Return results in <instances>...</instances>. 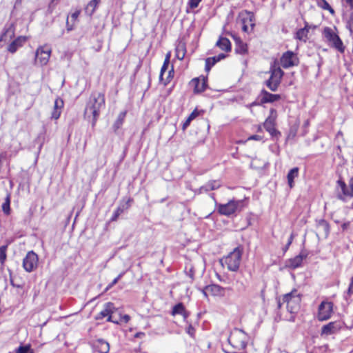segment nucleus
<instances>
[{"mask_svg":"<svg viewBox=\"0 0 353 353\" xmlns=\"http://www.w3.org/2000/svg\"><path fill=\"white\" fill-rule=\"evenodd\" d=\"M105 94L100 92H92L86 103L84 116L86 118L92 117V126L94 127L100 115L101 110L105 108Z\"/></svg>","mask_w":353,"mask_h":353,"instance_id":"nucleus-1","label":"nucleus"},{"mask_svg":"<svg viewBox=\"0 0 353 353\" xmlns=\"http://www.w3.org/2000/svg\"><path fill=\"white\" fill-rule=\"evenodd\" d=\"M243 252V247L238 246L226 256L221 259L220 262L223 265H225L230 271L236 272L241 264Z\"/></svg>","mask_w":353,"mask_h":353,"instance_id":"nucleus-2","label":"nucleus"},{"mask_svg":"<svg viewBox=\"0 0 353 353\" xmlns=\"http://www.w3.org/2000/svg\"><path fill=\"white\" fill-rule=\"evenodd\" d=\"M323 34L329 43L330 47L336 49L341 53L345 52V47L339 36L330 27H325Z\"/></svg>","mask_w":353,"mask_h":353,"instance_id":"nucleus-3","label":"nucleus"},{"mask_svg":"<svg viewBox=\"0 0 353 353\" xmlns=\"http://www.w3.org/2000/svg\"><path fill=\"white\" fill-rule=\"evenodd\" d=\"M247 334L243 330L236 328L230 334L228 340L234 349L241 350L247 346Z\"/></svg>","mask_w":353,"mask_h":353,"instance_id":"nucleus-4","label":"nucleus"},{"mask_svg":"<svg viewBox=\"0 0 353 353\" xmlns=\"http://www.w3.org/2000/svg\"><path fill=\"white\" fill-rule=\"evenodd\" d=\"M301 298L296 290L285 294L283 297V303L287 305V310L290 313H296L300 307Z\"/></svg>","mask_w":353,"mask_h":353,"instance_id":"nucleus-5","label":"nucleus"},{"mask_svg":"<svg viewBox=\"0 0 353 353\" xmlns=\"http://www.w3.org/2000/svg\"><path fill=\"white\" fill-rule=\"evenodd\" d=\"M270 73L271 75L265 81V85L271 91L275 92L281 83L284 72L279 67H274L270 69Z\"/></svg>","mask_w":353,"mask_h":353,"instance_id":"nucleus-6","label":"nucleus"},{"mask_svg":"<svg viewBox=\"0 0 353 353\" xmlns=\"http://www.w3.org/2000/svg\"><path fill=\"white\" fill-rule=\"evenodd\" d=\"M241 203V201L232 199L225 204L217 205V211L221 215L230 216L239 210Z\"/></svg>","mask_w":353,"mask_h":353,"instance_id":"nucleus-7","label":"nucleus"},{"mask_svg":"<svg viewBox=\"0 0 353 353\" xmlns=\"http://www.w3.org/2000/svg\"><path fill=\"white\" fill-rule=\"evenodd\" d=\"M332 302L330 301H322L319 305L317 319L320 321H324L328 320L333 313Z\"/></svg>","mask_w":353,"mask_h":353,"instance_id":"nucleus-8","label":"nucleus"},{"mask_svg":"<svg viewBox=\"0 0 353 353\" xmlns=\"http://www.w3.org/2000/svg\"><path fill=\"white\" fill-rule=\"evenodd\" d=\"M38 255L33 251H29L23 260V267L28 272H32L38 266Z\"/></svg>","mask_w":353,"mask_h":353,"instance_id":"nucleus-9","label":"nucleus"},{"mask_svg":"<svg viewBox=\"0 0 353 353\" xmlns=\"http://www.w3.org/2000/svg\"><path fill=\"white\" fill-rule=\"evenodd\" d=\"M114 310L115 307L114 303L108 302L104 305V308L95 316V319L101 320L108 316L107 321L112 322L115 324H119V321L118 320H114V316L112 315Z\"/></svg>","mask_w":353,"mask_h":353,"instance_id":"nucleus-10","label":"nucleus"},{"mask_svg":"<svg viewBox=\"0 0 353 353\" xmlns=\"http://www.w3.org/2000/svg\"><path fill=\"white\" fill-rule=\"evenodd\" d=\"M51 52V48L47 46L39 47L35 52V61H38L41 65H46L48 63Z\"/></svg>","mask_w":353,"mask_h":353,"instance_id":"nucleus-11","label":"nucleus"},{"mask_svg":"<svg viewBox=\"0 0 353 353\" xmlns=\"http://www.w3.org/2000/svg\"><path fill=\"white\" fill-rule=\"evenodd\" d=\"M277 117V112L275 109H270V115L263 123L264 128L272 135L274 136L279 132L275 128V121Z\"/></svg>","mask_w":353,"mask_h":353,"instance_id":"nucleus-12","label":"nucleus"},{"mask_svg":"<svg viewBox=\"0 0 353 353\" xmlns=\"http://www.w3.org/2000/svg\"><path fill=\"white\" fill-rule=\"evenodd\" d=\"M281 65L284 68H288L299 63V59L292 51H287L281 57Z\"/></svg>","mask_w":353,"mask_h":353,"instance_id":"nucleus-13","label":"nucleus"},{"mask_svg":"<svg viewBox=\"0 0 353 353\" xmlns=\"http://www.w3.org/2000/svg\"><path fill=\"white\" fill-rule=\"evenodd\" d=\"M341 328H342V325L340 322H338V321L330 322L329 323L323 325L321 327V336L331 335V334H333L337 332Z\"/></svg>","mask_w":353,"mask_h":353,"instance_id":"nucleus-14","label":"nucleus"},{"mask_svg":"<svg viewBox=\"0 0 353 353\" xmlns=\"http://www.w3.org/2000/svg\"><path fill=\"white\" fill-rule=\"evenodd\" d=\"M261 103H273L281 99L280 94L270 93L264 89L261 90Z\"/></svg>","mask_w":353,"mask_h":353,"instance_id":"nucleus-15","label":"nucleus"},{"mask_svg":"<svg viewBox=\"0 0 353 353\" xmlns=\"http://www.w3.org/2000/svg\"><path fill=\"white\" fill-rule=\"evenodd\" d=\"M225 57L226 55L225 54L221 53L217 56L207 58L205 59V71L209 72L213 65H214L217 62L225 59Z\"/></svg>","mask_w":353,"mask_h":353,"instance_id":"nucleus-16","label":"nucleus"},{"mask_svg":"<svg viewBox=\"0 0 353 353\" xmlns=\"http://www.w3.org/2000/svg\"><path fill=\"white\" fill-rule=\"evenodd\" d=\"M131 199H129L125 203H121L118 207L116 209V210L114 211V212L112 214V216L111 217L110 219V221H116L119 216L126 210H128L130 206V203L131 202Z\"/></svg>","mask_w":353,"mask_h":353,"instance_id":"nucleus-17","label":"nucleus"},{"mask_svg":"<svg viewBox=\"0 0 353 353\" xmlns=\"http://www.w3.org/2000/svg\"><path fill=\"white\" fill-rule=\"evenodd\" d=\"M26 40L27 39L26 37H18L8 46V50L11 53H14L19 48L23 45Z\"/></svg>","mask_w":353,"mask_h":353,"instance_id":"nucleus-18","label":"nucleus"},{"mask_svg":"<svg viewBox=\"0 0 353 353\" xmlns=\"http://www.w3.org/2000/svg\"><path fill=\"white\" fill-rule=\"evenodd\" d=\"M306 256L307 254L301 252L299 255L288 261V266L292 269L299 267L301 265L303 260L305 259Z\"/></svg>","mask_w":353,"mask_h":353,"instance_id":"nucleus-19","label":"nucleus"},{"mask_svg":"<svg viewBox=\"0 0 353 353\" xmlns=\"http://www.w3.org/2000/svg\"><path fill=\"white\" fill-rule=\"evenodd\" d=\"M310 28V26L308 23L305 21L304 28L298 30L296 32L295 39L305 42L307 39V34Z\"/></svg>","mask_w":353,"mask_h":353,"instance_id":"nucleus-20","label":"nucleus"},{"mask_svg":"<svg viewBox=\"0 0 353 353\" xmlns=\"http://www.w3.org/2000/svg\"><path fill=\"white\" fill-rule=\"evenodd\" d=\"M181 314L185 319L189 316V313L185 310V308L182 303H177L173 307L172 315Z\"/></svg>","mask_w":353,"mask_h":353,"instance_id":"nucleus-21","label":"nucleus"},{"mask_svg":"<svg viewBox=\"0 0 353 353\" xmlns=\"http://www.w3.org/2000/svg\"><path fill=\"white\" fill-rule=\"evenodd\" d=\"M205 290L210 292L214 296L224 294V288L217 284H212L205 287Z\"/></svg>","mask_w":353,"mask_h":353,"instance_id":"nucleus-22","label":"nucleus"},{"mask_svg":"<svg viewBox=\"0 0 353 353\" xmlns=\"http://www.w3.org/2000/svg\"><path fill=\"white\" fill-rule=\"evenodd\" d=\"M216 45L220 49L225 52H230L231 50V43L230 40L225 37H220Z\"/></svg>","mask_w":353,"mask_h":353,"instance_id":"nucleus-23","label":"nucleus"},{"mask_svg":"<svg viewBox=\"0 0 353 353\" xmlns=\"http://www.w3.org/2000/svg\"><path fill=\"white\" fill-rule=\"evenodd\" d=\"M192 81L194 85V92L199 93L205 90L207 83L204 79L200 81L199 79L195 78Z\"/></svg>","mask_w":353,"mask_h":353,"instance_id":"nucleus-24","label":"nucleus"},{"mask_svg":"<svg viewBox=\"0 0 353 353\" xmlns=\"http://www.w3.org/2000/svg\"><path fill=\"white\" fill-rule=\"evenodd\" d=\"M96 349L99 353H108L110 350V345L105 340L99 339L97 341Z\"/></svg>","mask_w":353,"mask_h":353,"instance_id":"nucleus-25","label":"nucleus"},{"mask_svg":"<svg viewBox=\"0 0 353 353\" xmlns=\"http://www.w3.org/2000/svg\"><path fill=\"white\" fill-rule=\"evenodd\" d=\"M247 14H248V17L246 18H244L242 19V22H243L242 29L244 32L248 31V26L247 23H248L250 25L252 28H253L254 26V17L253 13L249 12H247Z\"/></svg>","mask_w":353,"mask_h":353,"instance_id":"nucleus-26","label":"nucleus"},{"mask_svg":"<svg viewBox=\"0 0 353 353\" xmlns=\"http://www.w3.org/2000/svg\"><path fill=\"white\" fill-rule=\"evenodd\" d=\"M176 57L179 60H183L186 53V48L184 43L179 42L176 46Z\"/></svg>","mask_w":353,"mask_h":353,"instance_id":"nucleus-27","label":"nucleus"},{"mask_svg":"<svg viewBox=\"0 0 353 353\" xmlns=\"http://www.w3.org/2000/svg\"><path fill=\"white\" fill-rule=\"evenodd\" d=\"M299 168L296 167L291 169L288 174V183L291 188L294 186V179L299 175Z\"/></svg>","mask_w":353,"mask_h":353,"instance_id":"nucleus-28","label":"nucleus"},{"mask_svg":"<svg viewBox=\"0 0 353 353\" xmlns=\"http://www.w3.org/2000/svg\"><path fill=\"white\" fill-rule=\"evenodd\" d=\"M317 228L322 230L325 236H327L330 232V226L328 223L324 219H320L317 223Z\"/></svg>","mask_w":353,"mask_h":353,"instance_id":"nucleus-29","label":"nucleus"},{"mask_svg":"<svg viewBox=\"0 0 353 353\" xmlns=\"http://www.w3.org/2000/svg\"><path fill=\"white\" fill-rule=\"evenodd\" d=\"M236 48L235 51L239 54H244L247 52V46L239 38L235 39Z\"/></svg>","mask_w":353,"mask_h":353,"instance_id":"nucleus-30","label":"nucleus"},{"mask_svg":"<svg viewBox=\"0 0 353 353\" xmlns=\"http://www.w3.org/2000/svg\"><path fill=\"white\" fill-rule=\"evenodd\" d=\"M199 114L197 109H195L192 113L188 116L185 121L183 123L182 129L185 130L190 124L191 121L194 120L196 117Z\"/></svg>","mask_w":353,"mask_h":353,"instance_id":"nucleus-31","label":"nucleus"},{"mask_svg":"<svg viewBox=\"0 0 353 353\" xmlns=\"http://www.w3.org/2000/svg\"><path fill=\"white\" fill-rule=\"evenodd\" d=\"M125 114H126L125 112H121L119 114L116 121L114 122V123L113 125V128H114V131H117L122 125V124L123 123V120L125 117Z\"/></svg>","mask_w":353,"mask_h":353,"instance_id":"nucleus-32","label":"nucleus"},{"mask_svg":"<svg viewBox=\"0 0 353 353\" xmlns=\"http://www.w3.org/2000/svg\"><path fill=\"white\" fill-rule=\"evenodd\" d=\"M99 1L100 0H91L87 5L85 8V11L88 13H89V14H92L94 12L95 9L97 5L99 4Z\"/></svg>","mask_w":353,"mask_h":353,"instance_id":"nucleus-33","label":"nucleus"},{"mask_svg":"<svg viewBox=\"0 0 353 353\" xmlns=\"http://www.w3.org/2000/svg\"><path fill=\"white\" fill-rule=\"evenodd\" d=\"M317 4L322 9L328 10L330 14H334V9L330 6V4L328 3V2L326 0H318Z\"/></svg>","mask_w":353,"mask_h":353,"instance_id":"nucleus-34","label":"nucleus"},{"mask_svg":"<svg viewBox=\"0 0 353 353\" xmlns=\"http://www.w3.org/2000/svg\"><path fill=\"white\" fill-rule=\"evenodd\" d=\"M2 210L7 215L10 214V194H8L5 199V201L2 205Z\"/></svg>","mask_w":353,"mask_h":353,"instance_id":"nucleus-35","label":"nucleus"},{"mask_svg":"<svg viewBox=\"0 0 353 353\" xmlns=\"http://www.w3.org/2000/svg\"><path fill=\"white\" fill-rule=\"evenodd\" d=\"M170 53H168L165 57L163 64L161 69V72H160V76H159L160 80H163V74L167 70V69L168 68V65L170 63Z\"/></svg>","mask_w":353,"mask_h":353,"instance_id":"nucleus-36","label":"nucleus"},{"mask_svg":"<svg viewBox=\"0 0 353 353\" xmlns=\"http://www.w3.org/2000/svg\"><path fill=\"white\" fill-rule=\"evenodd\" d=\"M338 187L341 189L342 193L345 196H350V191L347 190L345 183L342 180L337 181Z\"/></svg>","mask_w":353,"mask_h":353,"instance_id":"nucleus-37","label":"nucleus"},{"mask_svg":"<svg viewBox=\"0 0 353 353\" xmlns=\"http://www.w3.org/2000/svg\"><path fill=\"white\" fill-rule=\"evenodd\" d=\"M7 245H2L0 247V263L3 265L7 257L6 254Z\"/></svg>","mask_w":353,"mask_h":353,"instance_id":"nucleus-38","label":"nucleus"},{"mask_svg":"<svg viewBox=\"0 0 353 353\" xmlns=\"http://www.w3.org/2000/svg\"><path fill=\"white\" fill-rule=\"evenodd\" d=\"M16 353H33V351L29 345H21L17 350Z\"/></svg>","mask_w":353,"mask_h":353,"instance_id":"nucleus-39","label":"nucleus"},{"mask_svg":"<svg viewBox=\"0 0 353 353\" xmlns=\"http://www.w3.org/2000/svg\"><path fill=\"white\" fill-rule=\"evenodd\" d=\"M185 272L190 276V278L192 279H194L195 271L194 267L191 264L186 265Z\"/></svg>","mask_w":353,"mask_h":353,"instance_id":"nucleus-40","label":"nucleus"},{"mask_svg":"<svg viewBox=\"0 0 353 353\" xmlns=\"http://www.w3.org/2000/svg\"><path fill=\"white\" fill-rule=\"evenodd\" d=\"M63 101L61 98H57L54 101L53 109L61 110L63 108Z\"/></svg>","mask_w":353,"mask_h":353,"instance_id":"nucleus-41","label":"nucleus"},{"mask_svg":"<svg viewBox=\"0 0 353 353\" xmlns=\"http://www.w3.org/2000/svg\"><path fill=\"white\" fill-rule=\"evenodd\" d=\"M346 28L350 30V34L353 35V12L350 14V18L347 21Z\"/></svg>","mask_w":353,"mask_h":353,"instance_id":"nucleus-42","label":"nucleus"},{"mask_svg":"<svg viewBox=\"0 0 353 353\" xmlns=\"http://www.w3.org/2000/svg\"><path fill=\"white\" fill-rule=\"evenodd\" d=\"M125 272H123L120 273L117 277H116L106 288V291L112 288L114 285H116L119 280L124 275Z\"/></svg>","mask_w":353,"mask_h":353,"instance_id":"nucleus-43","label":"nucleus"},{"mask_svg":"<svg viewBox=\"0 0 353 353\" xmlns=\"http://www.w3.org/2000/svg\"><path fill=\"white\" fill-rule=\"evenodd\" d=\"M208 183H210V185L211 186V189L213 190L218 189L221 185L220 181H218V180L210 181H208Z\"/></svg>","mask_w":353,"mask_h":353,"instance_id":"nucleus-44","label":"nucleus"},{"mask_svg":"<svg viewBox=\"0 0 353 353\" xmlns=\"http://www.w3.org/2000/svg\"><path fill=\"white\" fill-rule=\"evenodd\" d=\"M186 332L192 338H194L195 335V329L191 324H190L186 328Z\"/></svg>","mask_w":353,"mask_h":353,"instance_id":"nucleus-45","label":"nucleus"},{"mask_svg":"<svg viewBox=\"0 0 353 353\" xmlns=\"http://www.w3.org/2000/svg\"><path fill=\"white\" fill-rule=\"evenodd\" d=\"M61 110L53 109L51 114V118L53 119H58L60 117Z\"/></svg>","mask_w":353,"mask_h":353,"instance_id":"nucleus-46","label":"nucleus"},{"mask_svg":"<svg viewBox=\"0 0 353 353\" xmlns=\"http://www.w3.org/2000/svg\"><path fill=\"white\" fill-rule=\"evenodd\" d=\"M210 190H212L211 189V186L208 182L205 183L204 185L201 186L199 189L201 193L207 192Z\"/></svg>","mask_w":353,"mask_h":353,"instance_id":"nucleus-47","label":"nucleus"},{"mask_svg":"<svg viewBox=\"0 0 353 353\" xmlns=\"http://www.w3.org/2000/svg\"><path fill=\"white\" fill-rule=\"evenodd\" d=\"M201 0H189L188 4L190 8H196L198 7Z\"/></svg>","mask_w":353,"mask_h":353,"instance_id":"nucleus-48","label":"nucleus"},{"mask_svg":"<svg viewBox=\"0 0 353 353\" xmlns=\"http://www.w3.org/2000/svg\"><path fill=\"white\" fill-rule=\"evenodd\" d=\"M57 5V4L56 3H54V1H50V3L48 5V12L49 14L52 13V12L54 11Z\"/></svg>","mask_w":353,"mask_h":353,"instance_id":"nucleus-49","label":"nucleus"},{"mask_svg":"<svg viewBox=\"0 0 353 353\" xmlns=\"http://www.w3.org/2000/svg\"><path fill=\"white\" fill-rule=\"evenodd\" d=\"M130 319V316L128 315V314H124L123 316H120L119 317V320H118L119 321V323L121 322H124L125 323H127Z\"/></svg>","mask_w":353,"mask_h":353,"instance_id":"nucleus-50","label":"nucleus"},{"mask_svg":"<svg viewBox=\"0 0 353 353\" xmlns=\"http://www.w3.org/2000/svg\"><path fill=\"white\" fill-rule=\"evenodd\" d=\"M293 239H294V234H291L287 244L285 245V248H283L284 252H286L288 250L289 247L290 246V245L292 243Z\"/></svg>","mask_w":353,"mask_h":353,"instance_id":"nucleus-51","label":"nucleus"},{"mask_svg":"<svg viewBox=\"0 0 353 353\" xmlns=\"http://www.w3.org/2000/svg\"><path fill=\"white\" fill-rule=\"evenodd\" d=\"M347 294L348 296H351L353 294V276L351 278V282L347 289Z\"/></svg>","mask_w":353,"mask_h":353,"instance_id":"nucleus-52","label":"nucleus"},{"mask_svg":"<svg viewBox=\"0 0 353 353\" xmlns=\"http://www.w3.org/2000/svg\"><path fill=\"white\" fill-rule=\"evenodd\" d=\"M173 74H174V69H173V68H172V69L168 72V76L166 81L164 82L165 85H166L168 83L170 82V79L173 77Z\"/></svg>","mask_w":353,"mask_h":353,"instance_id":"nucleus-53","label":"nucleus"},{"mask_svg":"<svg viewBox=\"0 0 353 353\" xmlns=\"http://www.w3.org/2000/svg\"><path fill=\"white\" fill-rule=\"evenodd\" d=\"M350 225V222H349V221L343 223L341 225L342 230H343V231H345V230H347V229H349Z\"/></svg>","mask_w":353,"mask_h":353,"instance_id":"nucleus-54","label":"nucleus"},{"mask_svg":"<svg viewBox=\"0 0 353 353\" xmlns=\"http://www.w3.org/2000/svg\"><path fill=\"white\" fill-rule=\"evenodd\" d=\"M349 185L350 188V196H353V176L350 180Z\"/></svg>","mask_w":353,"mask_h":353,"instance_id":"nucleus-55","label":"nucleus"},{"mask_svg":"<svg viewBox=\"0 0 353 353\" xmlns=\"http://www.w3.org/2000/svg\"><path fill=\"white\" fill-rule=\"evenodd\" d=\"M345 1L350 8L353 10V0H345Z\"/></svg>","mask_w":353,"mask_h":353,"instance_id":"nucleus-56","label":"nucleus"},{"mask_svg":"<svg viewBox=\"0 0 353 353\" xmlns=\"http://www.w3.org/2000/svg\"><path fill=\"white\" fill-rule=\"evenodd\" d=\"M250 139H252V140H261V136H259V135H252V137H250Z\"/></svg>","mask_w":353,"mask_h":353,"instance_id":"nucleus-57","label":"nucleus"},{"mask_svg":"<svg viewBox=\"0 0 353 353\" xmlns=\"http://www.w3.org/2000/svg\"><path fill=\"white\" fill-rule=\"evenodd\" d=\"M145 336V334H144L143 332H137V333L134 335V336H135L136 338H141V337H142V336Z\"/></svg>","mask_w":353,"mask_h":353,"instance_id":"nucleus-58","label":"nucleus"},{"mask_svg":"<svg viewBox=\"0 0 353 353\" xmlns=\"http://www.w3.org/2000/svg\"><path fill=\"white\" fill-rule=\"evenodd\" d=\"M261 101L259 103L254 101V102H252V103H250L249 105V106L252 107V106H254V105H261Z\"/></svg>","mask_w":353,"mask_h":353,"instance_id":"nucleus-59","label":"nucleus"},{"mask_svg":"<svg viewBox=\"0 0 353 353\" xmlns=\"http://www.w3.org/2000/svg\"><path fill=\"white\" fill-rule=\"evenodd\" d=\"M340 137H343V132L341 130H339L336 135V138H339Z\"/></svg>","mask_w":353,"mask_h":353,"instance_id":"nucleus-60","label":"nucleus"},{"mask_svg":"<svg viewBox=\"0 0 353 353\" xmlns=\"http://www.w3.org/2000/svg\"><path fill=\"white\" fill-rule=\"evenodd\" d=\"M78 15H79V13L78 12H74L72 14V18L73 19H77L78 17Z\"/></svg>","mask_w":353,"mask_h":353,"instance_id":"nucleus-61","label":"nucleus"},{"mask_svg":"<svg viewBox=\"0 0 353 353\" xmlns=\"http://www.w3.org/2000/svg\"><path fill=\"white\" fill-rule=\"evenodd\" d=\"M9 31H10V30H9V29H8V30H6V33H4V34L1 36V37L0 38V41H1V40H3V36H4L7 32H8Z\"/></svg>","mask_w":353,"mask_h":353,"instance_id":"nucleus-62","label":"nucleus"},{"mask_svg":"<svg viewBox=\"0 0 353 353\" xmlns=\"http://www.w3.org/2000/svg\"><path fill=\"white\" fill-rule=\"evenodd\" d=\"M281 307V301L279 300L278 301V307L280 308Z\"/></svg>","mask_w":353,"mask_h":353,"instance_id":"nucleus-63","label":"nucleus"},{"mask_svg":"<svg viewBox=\"0 0 353 353\" xmlns=\"http://www.w3.org/2000/svg\"><path fill=\"white\" fill-rule=\"evenodd\" d=\"M337 150H338L339 152H341V146H340V145H338V146H337Z\"/></svg>","mask_w":353,"mask_h":353,"instance_id":"nucleus-64","label":"nucleus"}]
</instances>
